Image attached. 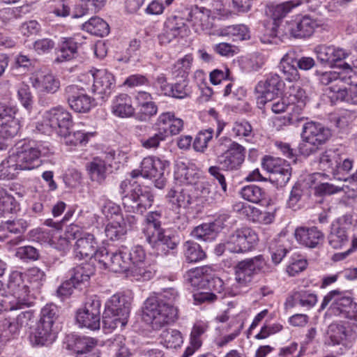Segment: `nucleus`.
Returning <instances> with one entry per match:
<instances>
[{"label": "nucleus", "mask_w": 357, "mask_h": 357, "mask_svg": "<svg viewBox=\"0 0 357 357\" xmlns=\"http://www.w3.org/2000/svg\"><path fill=\"white\" fill-rule=\"evenodd\" d=\"M47 149L35 142H20L15 149L0 165V180L13 179L17 170H31L42 164L40 157Z\"/></svg>", "instance_id": "obj_1"}, {"label": "nucleus", "mask_w": 357, "mask_h": 357, "mask_svg": "<svg viewBox=\"0 0 357 357\" xmlns=\"http://www.w3.org/2000/svg\"><path fill=\"white\" fill-rule=\"evenodd\" d=\"M178 297L177 291L172 287L162 289L155 296L148 298L143 307L142 318L154 329L174 321L177 309L173 303Z\"/></svg>", "instance_id": "obj_2"}, {"label": "nucleus", "mask_w": 357, "mask_h": 357, "mask_svg": "<svg viewBox=\"0 0 357 357\" xmlns=\"http://www.w3.org/2000/svg\"><path fill=\"white\" fill-rule=\"evenodd\" d=\"M119 192L124 195L122 204L128 213L143 214L153 203V195L150 190L127 179L120 183Z\"/></svg>", "instance_id": "obj_3"}, {"label": "nucleus", "mask_w": 357, "mask_h": 357, "mask_svg": "<svg viewBox=\"0 0 357 357\" xmlns=\"http://www.w3.org/2000/svg\"><path fill=\"white\" fill-rule=\"evenodd\" d=\"M332 135L331 130L320 123L310 121L304 124L301 134L303 142L299 145L301 155L308 156L317 151Z\"/></svg>", "instance_id": "obj_4"}, {"label": "nucleus", "mask_w": 357, "mask_h": 357, "mask_svg": "<svg viewBox=\"0 0 357 357\" xmlns=\"http://www.w3.org/2000/svg\"><path fill=\"white\" fill-rule=\"evenodd\" d=\"M319 82L328 86V97L333 104L337 102H348L349 94L347 89L349 85H357L352 81V76L335 71H327L319 75Z\"/></svg>", "instance_id": "obj_5"}, {"label": "nucleus", "mask_w": 357, "mask_h": 357, "mask_svg": "<svg viewBox=\"0 0 357 357\" xmlns=\"http://www.w3.org/2000/svg\"><path fill=\"white\" fill-rule=\"evenodd\" d=\"M7 289L14 299L9 301L5 310L17 311L33 304L34 297L31 294L29 287L24 283L21 273L14 271L10 273L7 282Z\"/></svg>", "instance_id": "obj_6"}, {"label": "nucleus", "mask_w": 357, "mask_h": 357, "mask_svg": "<svg viewBox=\"0 0 357 357\" xmlns=\"http://www.w3.org/2000/svg\"><path fill=\"white\" fill-rule=\"evenodd\" d=\"M66 238L75 240V257L79 259H88L94 257L96 259L98 242L94 235L84 231L77 225H70L66 231Z\"/></svg>", "instance_id": "obj_7"}, {"label": "nucleus", "mask_w": 357, "mask_h": 357, "mask_svg": "<svg viewBox=\"0 0 357 357\" xmlns=\"http://www.w3.org/2000/svg\"><path fill=\"white\" fill-rule=\"evenodd\" d=\"M169 165L168 161L152 156L146 157L141 162L140 169L133 170L131 175L133 178L141 175L151 179L156 188L162 189L166 183L165 172Z\"/></svg>", "instance_id": "obj_8"}, {"label": "nucleus", "mask_w": 357, "mask_h": 357, "mask_svg": "<svg viewBox=\"0 0 357 357\" xmlns=\"http://www.w3.org/2000/svg\"><path fill=\"white\" fill-rule=\"evenodd\" d=\"M129 266V275L136 280L145 281L151 279L154 272L147 265L146 253L142 246L137 245L130 250H126L125 256Z\"/></svg>", "instance_id": "obj_9"}, {"label": "nucleus", "mask_w": 357, "mask_h": 357, "mask_svg": "<svg viewBox=\"0 0 357 357\" xmlns=\"http://www.w3.org/2000/svg\"><path fill=\"white\" fill-rule=\"evenodd\" d=\"M227 151L218 158V162L224 171L239 170L245 158V149L242 145L229 139L225 138Z\"/></svg>", "instance_id": "obj_10"}, {"label": "nucleus", "mask_w": 357, "mask_h": 357, "mask_svg": "<svg viewBox=\"0 0 357 357\" xmlns=\"http://www.w3.org/2000/svg\"><path fill=\"white\" fill-rule=\"evenodd\" d=\"M258 240L257 234L250 228L236 229L226 241L227 251L243 253L251 250Z\"/></svg>", "instance_id": "obj_11"}, {"label": "nucleus", "mask_w": 357, "mask_h": 357, "mask_svg": "<svg viewBox=\"0 0 357 357\" xmlns=\"http://www.w3.org/2000/svg\"><path fill=\"white\" fill-rule=\"evenodd\" d=\"M126 249L110 251L106 248H99L96 254V260L105 269H108L114 273L128 272L129 275V266L125 256Z\"/></svg>", "instance_id": "obj_12"}, {"label": "nucleus", "mask_w": 357, "mask_h": 357, "mask_svg": "<svg viewBox=\"0 0 357 357\" xmlns=\"http://www.w3.org/2000/svg\"><path fill=\"white\" fill-rule=\"evenodd\" d=\"M100 306V301L96 296L89 298L84 307L77 312L76 320L79 325L92 331L99 329Z\"/></svg>", "instance_id": "obj_13"}, {"label": "nucleus", "mask_w": 357, "mask_h": 357, "mask_svg": "<svg viewBox=\"0 0 357 357\" xmlns=\"http://www.w3.org/2000/svg\"><path fill=\"white\" fill-rule=\"evenodd\" d=\"M16 108L3 105L0 108V150L6 147L5 139L13 138L20 130L19 120L15 118Z\"/></svg>", "instance_id": "obj_14"}, {"label": "nucleus", "mask_w": 357, "mask_h": 357, "mask_svg": "<svg viewBox=\"0 0 357 357\" xmlns=\"http://www.w3.org/2000/svg\"><path fill=\"white\" fill-rule=\"evenodd\" d=\"M266 261L261 255L239 261L235 267L236 280L245 285L250 282L255 275L262 271Z\"/></svg>", "instance_id": "obj_15"}, {"label": "nucleus", "mask_w": 357, "mask_h": 357, "mask_svg": "<svg viewBox=\"0 0 357 357\" xmlns=\"http://www.w3.org/2000/svg\"><path fill=\"white\" fill-rule=\"evenodd\" d=\"M283 86L282 81L277 74H270L265 80L260 81L255 87L259 94L257 104L266 105L268 102L276 99Z\"/></svg>", "instance_id": "obj_16"}, {"label": "nucleus", "mask_w": 357, "mask_h": 357, "mask_svg": "<svg viewBox=\"0 0 357 357\" xmlns=\"http://www.w3.org/2000/svg\"><path fill=\"white\" fill-rule=\"evenodd\" d=\"M130 305V302L124 295L114 294L110 298L107 304V310L114 317L115 328H123L127 324Z\"/></svg>", "instance_id": "obj_17"}, {"label": "nucleus", "mask_w": 357, "mask_h": 357, "mask_svg": "<svg viewBox=\"0 0 357 357\" xmlns=\"http://www.w3.org/2000/svg\"><path fill=\"white\" fill-rule=\"evenodd\" d=\"M43 121L45 126L56 130L59 135H65L72 125L71 115L61 107H56L47 111Z\"/></svg>", "instance_id": "obj_18"}, {"label": "nucleus", "mask_w": 357, "mask_h": 357, "mask_svg": "<svg viewBox=\"0 0 357 357\" xmlns=\"http://www.w3.org/2000/svg\"><path fill=\"white\" fill-rule=\"evenodd\" d=\"M262 165L265 169L272 174L273 179L278 185L283 186L289 181L291 167L285 160L266 156L263 160Z\"/></svg>", "instance_id": "obj_19"}, {"label": "nucleus", "mask_w": 357, "mask_h": 357, "mask_svg": "<svg viewBox=\"0 0 357 357\" xmlns=\"http://www.w3.org/2000/svg\"><path fill=\"white\" fill-rule=\"evenodd\" d=\"M65 95L69 106L76 112L86 113L91 109L93 100L82 87L69 85L65 89Z\"/></svg>", "instance_id": "obj_20"}, {"label": "nucleus", "mask_w": 357, "mask_h": 357, "mask_svg": "<svg viewBox=\"0 0 357 357\" xmlns=\"http://www.w3.org/2000/svg\"><path fill=\"white\" fill-rule=\"evenodd\" d=\"M351 225V220L347 216L339 218L332 223L328 235V242L331 247L340 249L348 243V229Z\"/></svg>", "instance_id": "obj_21"}, {"label": "nucleus", "mask_w": 357, "mask_h": 357, "mask_svg": "<svg viewBox=\"0 0 357 357\" xmlns=\"http://www.w3.org/2000/svg\"><path fill=\"white\" fill-rule=\"evenodd\" d=\"M350 296L346 295L344 291L335 289L329 291L324 297L321 305V310H324L331 303L330 310L338 317H342L353 303Z\"/></svg>", "instance_id": "obj_22"}, {"label": "nucleus", "mask_w": 357, "mask_h": 357, "mask_svg": "<svg viewBox=\"0 0 357 357\" xmlns=\"http://www.w3.org/2000/svg\"><path fill=\"white\" fill-rule=\"evenodd\" d=\"M187 26L181 17L171 16L165 22L163 32L158 36L161 45H167L177 37H183Z\"/></svg>", "instance_id": "obj_23"}, {"label": "nucleus", "mask_w": 357, "mask_h": 357, "mask_svg": "<svg viewBox=\"0 0 357 357\" xmlns=\"http://www.w3.org/2000/svg\"><path fill=\"white\" fill-rule=\"evenodd\" d=\"M317 26L315 21L307 16L287 22L284 26L286 34L294 38H307L312 36Z\"/></svg>", "instance_id": "obj_24"}, {"label": "nucleus", "mask_w": 357, "mask_h": 357, "mask_svg": "<svg viewBox=\"0 0 357 357\" xmlns=\"http://www.w3.org/2000/svg\"><path fill=\"white\" fill-rule=\"evenodd\" d=\"M211 11L204 8L196 7L189 13L188 20L195 27L196 31L202 30L208 35H214L215 33L212 31L215 25L214 16H211Z\"/></svg>", "instance_id": "obj_25"}, {"label": "nucleus", "mask_w": 357, "mask_h": 357, "mask_svg": "<svg viewBox=\"0 0 357 357\" xmlns=\"http://www.w3.org/2000/svg\"><path fill=\"white\" fill-rule=\"evenodd\" d=\"M56 337L53 326L38 321L29 335V340L33 346H45L52 344Z\"/></svg>", "instance_id": "obj_26"}, {"label": "nucleus", "mask_w": 357, "mask_h": 357, "mask_svg": "<svg viewBox=\"0 0 357 357\" xmlns=\"http://www.w3.org/2000/svg\"><path fill=\"white\" fill-rule=\"evenodd\" d=\"M294 236L297 242L307 248H314L324 241V235L316 227H300L296 229Z\"/></svg>", "instance_id": "obj_27"}, {"label": "nucleus", "mask_w": 357, "mask_h": 357, "mask_svg": "<svg viewBox=\"0 0 357 357\" xmlns=\"http://www.w3.org/2000/svg\"><path fill=\"white\" fill-rule=\"evenodd\" d=\"M217 190L208 182H202L196 187V196L195 200L197 211L202 208L215 204L220 199Z\"/></svg>", "instance_id": "obj_28"}, {"label": "nucleus", "mask_w": 357, "mask_h": 357, "mask_svg": "<svg viewBox=\"0 0 357 357\" xmlns=\"http://www.w3.org/2000/svg\"><path fill=\"white\" fill-rule=\"evenodd\" d=\"M208 287L211 292H199L194 294V299L196 303L213 302L219 298H223L225 290L224 282L220 278L215 277L207 279Z\"/></svg>", "instance_id": "obj_29"}, {"label": "nucleus", "mask_w": 357, "mask_h": 357, "mask_svg": "<svg viewBox=\"0 0 357 357\" xmlns=\"http://www.w3.org/2000/svg\"><path fill=\"white\" fill-rule=\"evenodd\" d=\"M31 79L33 87L41 93L53 94L60 87V81L51 73H37Z\"/></svg>", "instance_id": "obj_30"}, {"label": "nucleus", "mask_w": 357, "mask_h": 357, "mask_svg": "<svg viewBox=\"0 0 357 357\" xmlns=\"http://www.w3.org/2000/svg\"><path fill=\"white\" fill-rule=\"evenodd\" d=\"M93 78V92L99 94L101 98L108 96L114 84L113 75L105 70H98L92 75Z\"/></svg>", "instance_id": "obj_31"}, {"label": "nucleus", "mask_w": 357, "mask_h": 357, "mask_svg": "<svg viewBox=\"0 0 357 357\" xmlns=\"http://www.w3.org/2000/svg\"><path fill=\"white\" fill-rule=\"evenodd\" d=\"M146 241L149 244L156 250H162L168 252L169 250H174L176 248L179 241L174 235L168 234V231L164 229L160 231L149 238Z\"/></svg>", "instance_id": "obj_32"}, {"label": "nucleus", "mask_w": 357, "mask_h": 357, "mask_svg": "<svg viewBox=\"0 0 357 357\" xmlns=\"http://www.w3.org/2000/svg\"><path fill=\"white\" fill-rule=\"evenodd\" d=\"M316 53L321 63L330 66L348 56L344 50L334 46H319L316 48Z\"/></svg>", "instance_id": "obj_33"}, {"label": "nucleus", "mask_w": 357, "mask_h": 357, "mask_svg": "<svg viewBox=\"0 0 357 357\" xmlns=\"http://www.w3.org/2000/svg\"><path fill=\"white\" fill-rule=\"evenodd\" d=\"M112 113L121 118H128L135 114L132 98L126 93H120L114 97L112 103Z\"/></svg>", "instance_id": "obj_34"}, {"label": "nucleus", "mask_w": 357, "mask_h": 357, "mask_svg": "<svg viewBox=\"0 0 357 357\" xmlns=\"http://www.w3.org/2000/svg\"><path fill=\"white\" fill-rule=\"evenodd\" d=\"M155 125L160 128H165L166 135H176L183 128V121L180 118L175 117L172 112H164L158 118Z\"/></svg>", "instance_id": "obj_35"}, {"label": "nucleus", "mask_w": 357, "mask_h": 357, "mask_svg": "<svg viewBox=\"0 0 357 357\" xmlns=\"http://www.w3.org/2000/svg\"><path fill=\"white\" fill-rule=\"evenodd\" d=\"M295 52L289 51L281 59L278 68L284 78L289 82L297 81L300 78L297 67L295 66Z\"/></svg>", "instance_id": "obj_36"}, {"label": "nucleus", "mask_w": 357, "mask_h": 357, "mask_svg": "<svg viewBox=\"0 0 357 357\" xmlns=\"http://www.w3.org/2000/svg\"><path fill=\"white\" fill-rule=\"evenodd\" d=\"M351 330L339 323H332L327 331L328 344L333 345L344 344L351 337Z\"/></svg>", "instance_id": "obj_37"}, {"label": "nucleus", "mask_w": 357, "mask_h": 357, "mask_svg": "<svg viewBox=\"0 0 357 357\" xmlns=\"http://www.w3.org/2000/svg\"><path fill=\"white\" fill-rule=\"evenodd\" d=\"M77 53V43L73 38H63L59 44L56 62L61 63L70 61L75 57Z\"/></svg>", "instance_id": "obj_38"}, {"label": "nucleus", "mask_w": 357, "mask_h": 357, "mask_svg": "<svg viewBox=\"0 0 357 357\" xmlns=\"http://www.w3.org/2000/svg\"><path fill=\"white\" fill-rule=\"evenodd\" d=\"M86 169L91 179L101 184L107 176V167L105 162L99 158H95L86 164Z\"/></svg>", "instance_id": "obj_39"}, {"label": "nucleus", "mask_w": 357, "mask_h": 357, "mask_svg": "<svg viewBox=\"0 0 357 357\" xmlns=\"http://www.w3.org/2000/svg\"><path fill=\"white\" fill-rule=\"evenodd\" d=\"M96 342L95 339L90 337L73 335L69 340L68 347L79 356L91 351L96 345Z\"/></svg>", "instance_id": "obj_40"}, {"label": "nucleus", "mask_w": 357, "mask_h": 357, "mask_svg": "<svg viewBox=\"0 0 357 357\" xmlns=\"http://www.w3.org/2000/svg\"><path fill=\"white\" fill-rule=\"evenodd\" d=\"M94 268L89 264L77 266L69 272L70 280L78 287L81 284L87 282L90 277L93 275Z\"/></svg>", "instance_id": "obj_41"}, {"label": "nucleus", "mask_w": 357, "mask_h": 357, "mask_svg": "<svg viewBox=\"0 0 357 357\" xmlns=\"http://www.w3.org/2000/svg\"><path fill=\"white\" fill-rule=\"evenodd\" d=\"M160 342L168 349H176L180 347L183 342L181 333L176 329L166 328L160 335Z\"/></svg>", "instance_id": "obj_42"}, {"label": "nucleus", "mask_w": 357, "mask_h": 357, "mask_svg": "<svg viewBox=\"0 0 357 357\" xmlns=\"http://www.w3.org/2000/svg\"><path fill=\"white\" fill-rule=\"evenodd\" d=\"M161 213L158 211L149 212L144 219V227L143 233L146 237V240L160 231L163 229L161 227Z\"/></svg>", "instance_id": "obj_43"}, {"label": "nucleus", "mask_w": 357, "mask_h": 357, "mask_svg": "<svg viewBox=\"0 0 357 357\" xmlns=\"http://www.w3.org/2000/svg\"><path fill=\"white\" fill-rule=\"evenodd\" d=\"M285 98L292 107V111L296 107L297 113L305 106L306 98L305 91L299 86H290L285 94Z\"/></svg>", "instance_id": "obj_44"}, {"label": "nucleus", "mask_w": 357, "mask_h": 357, "mask_svg": "<svg viewBox=\"0 0 357 357\" xmlns=\"http://www.w3.org/2000/svg\"><path fill=\"white\" fill-rule=\"evenodd\" d=\"M168 197L171 198L170 202L174 204H177L179 208H190L197 211V207L195 204V197H192L185 190L177 192L176 190H170L168 193Z\"/></svg>", "instance_id": "obj_45"}, {"label": "nucleus", "mask_w": 357, "mask_h": 357, "mask_svg": "<svg viewBox=\"0 0 357 357\" xmlns=\"http://www.w3.org/2000/svg\"><path fill=\"white\" fill-rule=\"evenodd\" d=\"M206 328L199 324H195L190 333V345L185 349L181 357L191 356L200 347L202 341L201 336L205 333Z\"/></svg>", "instance_id": "obj_46"}, {"label": "nucleus", "mask_w": 357, "mask_h": 357, "mask_svg": "<svg viewBox=\"0 0 357 357\" xmlns=\"http://www.w3.org/2000/svg\"><path fill=\"white\" fill-rule=\"evenodd\" d=\"M82 29L92 35L103 37L109 32L107 23L100 17H91L82 24Z\"/></svg>", "instance_id": "obj_47"}, {"label": "nucleus", "mask_w": 357, "mask_h": 357, "mask_svg": "<svg viewBox=\"0 0 357 357\" xmlns=\"http://www.w3.org/2000/svg\"><path fill=\"white\" fill-rule=\"evenodd\" d=\"M222 36H227L233 41L243 40L250 38V32L248 27L243 24L227 26L217 33Z\"/></svg>", "instance_id": "obj_48"}, {"label": "nucleus", "mask_w": 357, "mask_h": 357, "mask_svg": "<svg viewBox=\"0 0 357 357\" xmlns=\"http://www.w3.org/2000/svg\"><path fill=\"white\" fill-rule=\"evenodd\" d=\"M208 271L209 268L206 266L191 269L186 273L185 280L192 287H202L205 285V282L207 281V272Z\"/></svg>", "instance_id": "obj_49"}, {"label": "nucleus", "mask_w": 357, "mask_h": 357, "mask_svg": "<svg viewBox=\"0 0 357 357\" xmlns=\"http://www.w3.org/2000/svg\"><path fill=\"white\" fill-rule=\"evenodd\" d=\"M183 252L187 261L197 262L205 258L206 254L201 246L191 241L183 244Z\"/></svg>", "instance_id": "obj_50"}, {"label": "nucleus", "mask_w": 357, "mask_h": 357, "mask_svg": "<svg viewBox=\"0 0 357 357\" xmlns=\"http://www.w3.org/2000/svg\"><path fill=\"white\" fill-rule=\"evenodd\" d=\"M242 197L250 202L258 204L266 197L265 191L255 185L243 187L241 190Z\"/></svg>", "instance_id": "obj_51"}, {"label": "nucleus", "mask_w": 357, "mask_h": 357, "mask_svg": "<svg viewBox=\"0 0 357 357\" xmlns=\"http://www.w3.org/2000/svg\"><path fill=\"white\" fill-rule=\"evenodd\" d=\"M0 206L6 214L15 213L20 210L19 204L15 197L3 188H0Z\"/></svg>", "instance_id": "obj_52"}, {"label": "nucleus", "mask_w": 357, "mask_h": 357, "mask_svg": "<svg viewBox=\"0 0 357 357\" xmlns=\"http://www.w3.org/2000/svg\"><path fill=\"white\" fill-rule=\"evenodd\" d=\"M167 137L165 128H160L158 127L155 133L147 138L141 139L140 144L146 149H157L160 146V142L165 141Z\"/></svg>", "instance_id": "obj_53"}, {"label": "nucleus", "mask_w": 357, "mask_h": 357, "mask_svg": "<svg viewBox=\"0 0 357 357\" xmlns=\"http://www.w3.org/2000/svg\"><path fill=\"white\" fill-rule=\"evenodd\" d=\"M295 6V4L292 1H287L285 3L278 4L273 8V19L274 20L275 26L273 27L272 35L273 36H278L279 34V28H277L276 21L282 17H284L292 8Z\"/></svg>", "instance_id": "obj_54"}, {"label": "nucleus", "mask_w": 357, "mask_h": 357, "mask_svg": "<svg viewBox=\"0 0 357 357\" xmlns=\"http://www.w3.org/2000/svg\"><path fill=\"white\" fill-rule=\"evenodd\" d=\"M342 151L339 150H328L324 152L319 158V165L324 170L330 169L333 173L334 167L338 161Z\"/></svg>", "instance_id": "obj_55"}, {"label": "nucleus", "mask_w": 357, "mask_h": 357, "mask_svg": "<svg viewBox=\"0 0 357 357\" xmlns=\"http://www.w3.org/2000/svg\"><path fill=\"white\" fill-rule=\"evenodd\" d=\"M346 188L348 190H345L344 187H340L338 185H335L332 183H321L319 185H317L314 188L315 194L319 195V196H326V195H331L333 194L338 193L341 191H344L345 193L347 194L349 196V194L352 193V189L351 185V186H346Z\"/></svg>", "instance_id": "obj_56"}, {"label": "nucleus", "mask_w": 357, "mask_h": 357, "mask_svg": "<svg viewBox=\"0 0 357 357\" xmlns=\"http://www.w3.org/2000/svg\"><path fill=\"white\" fill-rule=\"evenodd\" d=\"M215 232L213 231L211 223H204L200 225L191 231V236L195 238L203 241H211L215 238Z\"/></svg>", "instance_id": "obj_57"}, {"label": "nucleus", "mask_w": 357, "mask_h": 357, "mask_svg": "<svg viewBox=\"0 0 357 357\" xmlns=\"http://www.w3.org/2000/svg\"><path fill=\"white\" fill-rule=\"evenodd\" d=\"M213 135V130L208 128L201 130L197 135L193 142V148L196 151L204 152L208 146V143Z\"/></svg>", "instance_id": "obj_58"}, {"label": "nucleus", "mask_w": 357, "mask_h": 357, "mask_svg": "<svg viewBox=\"0 0 357 357\" xmlns=\"http://www.w3.org/2000/svg\"><path fill=\"white\" fill-rule=\"evenodd\" d=\"M292 299H296L303 307L310 309L315 305L317 302V296L308 291H296L293 294Z\"/></svg>", "instance_id": "obj_59"}, {"label": "nucleus", "mask_w": 357, "mask_h": 357, "mask_svg": "<svg viewBox=\"0 0 357 357\" xmlns=\"http://www.w3.org/2000/svg\"><path fill=\"white\" fill-rule=\"evenodd\" d=\"M105 0H81L80 13H76L73 17L77 18L88 13H96L100 10L105 5Z\"/></svg>", "instance_id": "obj_60"}, {"label": "nucleus", "mask_w": 357, "mask_h": 357, "mask_svg": "<svg viewBox=\"0 0 357 357\" xmlns=\"http://www.w3.org/2000/svg\"><path fill=\"white\" fill-rule=\"evenodd\" d=\"M192 60V56L190 54H187L178 59L173 66V73L176 74V76L185 78L191 68Z\"/></svg>", "instance_id": "obj_61"}, {"label": "nucleus", "mask_w": 357, "mask_h": 357, "mask_svg": "<svg viewBox=\"0 0 357 357\" xmlns=\"http://www.w3.org/2000/svg\"><path fill=\"white\" fill-rule=\"evenodd\" d=\"M105 232L106 236L112 241L118 240L126 234L125 226H121L119 220L107 224Z\"/></svg>", "instance_id": "obj_62"}, {"label": "nucleus", "mask_w": 357, "mask_h": 357, "mask_svg": "<svg viewBox=\"0 0 357 357\" xmlns=\"http://www.w3.org/2000/svg\"><path fill=\"white\" fill-rule=\"evenodd\" d=\"M29 224L26 220L17 219L3 222L1 227L3 230H6L11 234H22L26 230Z\"/></svg>", "instance_id": "obj_63"}, {"label": "nucleus", "mask_w": 357, "mask_h": 357, "mask_svg": "<svg viewBox=\"0 0 357 357\" xmlns=\"http://www.w3.org/2000/svg\"><path fill=\"white\" fill-rule=\"evenodd\" d=\"M27 280L33 289H38L45 279V272L37 267L29 268L26 273Z\"/></svg>", "instance_id": "obj_64"}]
</instances>
